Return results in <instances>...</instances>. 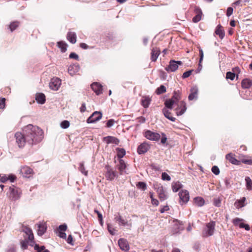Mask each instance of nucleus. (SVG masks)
I'll return each instance as SVG.
<instances>
[{
    "instance_id": "obj_12",
    "label": "nucleus",
    "mask_w": 252,
    "mask_h": 252,
    "mask_svg": "<svg viewBox=\"0 0 252 252\" xmlns=\"http://www.w3.org/2000/svg\"><path fill=\"white\" fill-rule=\"evenodd\" d=\"M157 191L158 192V197L161 201L166 200L167 197V194L165 192L162 186H159L157 188Z\"/></svg>"
},
{
    "instance_id": "obj_53",
    "label": "nucleus",
    "mask_w": 252,
    "mask_h": 252,
    "mask_svg": "<svg viewBox=\"0 0 252 252\" xmlns=\"http://www.w3.org/2000/svg\"><path fill=\"white\" fill-rule=\"evenodd\" d=\"M69 57L70 59H73L76 60H79V56H78L77 54H76V53H75L74 52L71 53L69 55Z\"/></svg>"
},
{
    "instance_id": "obj_19",
    "label": "nucleus",
    "mask_w": 252,
    "mask_h": 252,
    "mask_svg": "<svg viewBox=\"0 0 252 252\" xmlns=\"http://www.w3.org/2000/svg\"><path fill=\"white\" fill-rule=\"evenodd\" d=\"M106 169L107 170L105 175L106 179L110 181L114 180L116 176V173L107 166H106Z\"/></svg>"
},
{
    "instance_id": "obj_14",
    "label": "nucleus",
    "mask_w": 252,
    "mask_h": 252,
    "mask_svg": "<svg viewBox=\"0 0 252 252\" xmlns=\"http://www.w3.org/2000/svg\"><path fill=\"white\" fill-rule=\"evenodd\" d=\"M150 149V145L146 142L141 144L137 148V152L139 154H143L146 153Z\"/></svg>"
},
{
    "instance_id": "obj_58",
    "label": "nucleus",
    "mask_w": 252,
    "mask_h": 252,
    "mask_svg": "<svg viewBox=\"0 0 252 252\" xmlns=\"http://www.w3.org/2000/svg\"><path fill=\"white\" fill-rule=\"evenodd\" d=\"M5 101L4 98H0V109H3L5 107Z\"/></svg>"
},
{
    "instance_id": "obj_43",
    "label": "nucleus",
    "mask_w": 252,
    "mask_h": 252,
    "mask_svg": "<svg viewBox=\"0 0 252 252\" xmlns=\"http://www.w3.org/2000/svg\"><path fill=\"white\" fill-rule=\"evenodd\" d=\"M137 187L142 190H145L147 189V185L145 183L139 182L137 184Z\"/></svg>"
},
{
    "instance_id": "obj_41",
    "label": "nucleus",
    "mask_w": 252,
    "mask_h": 252,
    "mask_svg": "<svg viewBox=\"0 0 252 252\" xmlns=\"http://www.w3.org/2000/svg\"><path fill=\"white\" fill-rule=\"evenodd\" d=\"M246 182V186L248 189H252V181L249 177H246L245 178Z\"/></svg>"
},
{
    "instance_id": "obj_39",
    "label": "nucleus",
    "mask_w": 252,
    "mask_h": 252,
    "mask_svg": "<svg viewBox=\"0 0 252 252\" xmlns=\"http://www.w3.org/2000/svg\"><path fill=\"white\" fill-rule=\"evenodd\" d=\"M166 91V87L163 85H161L156 90V93L158 94H160Z\"/></svg>"
},
{
    "instance_id": "obj_44",
    "label": "nucleus",
    "mask_w": 252,
    "mask_h": 252,
    "mask_svg": "<svg viewBox=\"0 0 252 252\" xmlns=\"http://www.w3.org/2000/svg\"><path fill=\"white\" fill-rule=\"evenodd\" d=\"M34 249L37 251V252H50L48 250H45L44 246L39 247L36 245Z\"/></svg>"
},
{
    "instance_id": "obj_32",
    "label": "nucleus",
    "mask_w": 252,
    "mask_h": 252,
    "mask_svg": "<svg viewBox=\"0 0 252 252\" xmlns=\"http://www.w3.org/2000/svg\"><path fill=\"white\" fill-rule=\"evenodd\" d=\"M171 99L177 103L181 99V93L179 91H174Z\"/></svg>"
},
{
    "instance_id": "obj_55",
    "label": "nucleus",
    "mask_w": 252,
    "mask_h": 252,
    "mask_svg": "<svg viewBox=\"0 0 252 252\" xmlns=\"http://www.w3.org/2000/svg\"><path fill=\"white\" fill-rule=\"evenodd\" d=\"M221 201L218 198H216L214 199V204L217 207H220V206Z\"/></svg>"
},
{
    "instance_id": "obj_31",
    "label": "nucleus",
    "mask_w": 252,
    "mask_h": 252,
    "mask_svg": "<svg viewBox=\"0 0 252 252\" xmlns=\"http://www.w3.org/2000/svg\"><path fill=\"white\" fill-rule=\"evenodd\" d=\"M252 85V81L249 79H244L242 81V87L244 89H248Z\"/></svg>"
},
{
    "instance_id": "obj_64",
    "label": "nucleus",
    "mask_w": 252,
    "mask_h": 252,
    "mask_svg": "<svg viewBox=\"0 0 252 252\" xmlns=\"http://www.w3.org/2000/svg\"><path fill=\"white\" fill-rule=\"evenodd\" d=\"M94 212L97 214L98 217L100 221V223H102V214L99 211H98L97 210H94Z\"/></svg>"
},
{
    "instance_id": "obj_1",
    "label": "nucleus",
    "mask_w": 252,
    "mask_h": 252,
    "mask_svg": "<svg viewBox=\"0 0 252 252\" xmlns=\"http://www.w3.org/2000/svg\"><path fill=\"white\" fill-rule=\"evenodd\" d=\"M24 134L16 132L15 136L19 147H22L26 142L30 144H36L40 142L43 137V131L37 126L29 125L24 129Z\"/></svg>"
},
{
    "instance_id": "obj_18",
    "label": "nucleus",
    "mask_w": 252,
    "mask_h": 252,
    "mask_svg": "<svg viewBox=\"0 0 252 252\" xmlns=\"http://www.w3.org/2000/svg\"><path fill=\"white\" fill-rule=\"evenodd\" d=\"M80 66L77 64L70 65L68 68V72L71 76L76 74L79 70Z\"/></svg>"
},
{
    "instance_id": "obj_27",
    "label": "nucleus",
    "mask_w": 252,
    "mask_h": 252,
    "mask_svg": "<svg viewBox=\"0 0 252 252\" xmlns=\"http://www.w3.org/2000/svg\"><path fill=\"white\" fill-rule=\"evenodd\" d=\"M226 159L233 164L238 165L240 163V161L234 158L233 154L231 153L228 154L226 155Z\"/></svg>"
},
{
    "instance_id": "obj_16",
    "label": "nucleus",
    "mask_w": 252,
    "mask_h": 252,
    "mask_svg": "<svg viewBox=\"0 0 252 252\" xmlns=\"http://www.w3.org/2000/svg\"><path fill=\"white\" fill-rule=\"evenodd\" d=\"M38 227L37 234L39 236L43 235L46 231L47 226L44 222H40L37 224Z\"/></svg>"
},
{
    "instance_id": "obj_2",
    "label": "nucleus",
    "mask_w": 252,
    "mask_h": 252,
    "mask_svg": "<svg viewBox=\"0 0 252 252\" xmlns=\"http://www.w3.org/2000/svg\"><path fill=\"white\" fill-rule=\"evenodd\" d=\"M117 156L120 158L119 163L117 164V168L121 174L126 173V164L122 158L125 155L126 151L124 149L118 148L116 149Z\"/></svg>"
},
{
    "instance_id": "obj_28",
    "label": "nucleus",
    "mask_w": 252,
    "mask_h": 252,
    "mask_svg": "<svg viewBox=\"0 0 252 252\" xmlns=\"http://www.w3.org/2000/svg\"><path fill=\"white\" fill-rule=\"evenodd\" d=\"M162 112L164 116L167 119L170 120L172 122H174L175 121L176 119L174 117L170 116L171 113L166 108H164L162 109Z\"/></svg>"
},
{
    "instance_id": "obj_60",
    "label": "nucleus",
    "mask_w": 252,
    "mask_h": 252,
    "mask_svg": "<svg viewBox=\"0 0 252 252\" xmlns=\"http://www.w3.org/2000/svg\"><path fill=\"white\" fill-rule=\"evenodd\" d=\"M233 9L232 7H228L227 9L226 15L228 17L231 16L233 13Z\"/></svg>"
},
{
    "instance_id": "obj_38",
    "label": "nucleus",
    "mask_w": 252,
    "mask_h": 252,
    "mask_svg": "<svg viewBox=\"0 0 252 252\" xmlns=\"http://www.w3.org/2000/svg\"><path fill=\"white\" fill-rule=\"evenodd\" d=\"M175 104L176 103L171 98L166 100L164 103L166 108L171 110L173 108V105Z\"/></svg>"
},
{
    "instance_id": "obj_59",
    "label": "nucleus",
    "mask_w": 252,
    "mask_h": 252,
    "mask_svg": "<svg viewBox=\"0 0 252 252\" xmlns=\"http://www.w3.org/2000/svg\"><path fill=\"white\" fill-rule=\"evenodd\" d=\"M199 51L200 56L199 62H202L204 58L203 51L201 48L199 49Z\"/></svg>"
},
{
    "instance_id": "obj_33",
    "label": "nucleus",
    "mask_w": 252,
    "mask_h": 252,
    "mask_svg": "<svg viewBox=\"0 0 252 252\" xmlns=\"http://www.w3.org/2000/svg\"><path fill=\"white\" fill-rule=\"evenodd\" d=\"M215 33L216 34L218 35L221 39L223 38L224 36V31L222 30V27L220 25H218L217 27Z\"/></svg>"
},
{
    "instance_id": "obj_20",
    "label": "nucleus",
    "mask_w": 252,
    "mask_h": 252,
    "mask_svg": "<svg viewBox=\"0 0 252 252\" xmlns=\"http://www.w3.org/2000/svg\"><path fill=\"white\" fill-rule=\"evenodd\" d=\"M23 231L26 234L29 240L31 242L32 241L34 237L32 230L27 226H24L23 228Z\"/></svg>"
},
{
    "instance_id": "obj_30",
    "label": "nucleus",
    "mask_w": 252,
    "mask_h": 252,
    "mask_svg": "<svg viewBox=\"0 0 252 252\" xmlns=\"http://www.w3.org/2000/svg\"><path fill=\"white\" fill-rule=\"evenodd\" d=\"M35 99L38 103L41 104H44L45 102V96L42 93L37 94Z\"/></svg>"
},
{
    "instance_id": "obj_46",
    "label": "nucleus",
    "mask_w": 252,
    "mask_h": 252,
    "mask_svg": "<svg viewBox=\"0 0 252 252\" xmlns=\"http://www.w3.org/2000/svg\"><path fill=\"white\" fill-rule=\"evenodd\" d=\"M235 76V73H232L231 72H227L226 75V78L227 79H230L231 80H233Z\"/></svg>"
},
{
    "instance_id": "obj_7",
    "label": "nucleus",
    "mask_w": 252,
    "mask_h": 252,
    "mask_svg": "<svg viewBox=\"0 0 252 252\" xmlns=\"http://www.w3.org/2000/svg\"><path fill=\"white\" fill-rule=\"evenodd\" d=\"M102 117V114L98 111L94 112L90 117L87 120V122L89 124L94 123L99 121Z\"/></svg>"
},
{
    "instance_id": "obj_5",
    "label": "nucleus",
    "mask_w": 252,
    "mask_h": 252,
    "mask_svg": "<svg viewBox=\"0 0 252 252\" xmlns=\"http://www.w3.org/2000/svg\"><path fill=\"white\" fill-rule=\"evenodd\" d=\"M182 64L183 63L181 61L171 60L170 61L169 65L166 67L165 70L168 72L175 71L178 69L179 65Z\"/></svg>"
},
{
    "instance_id": "obj_47",
    "label": "nucleus",
    "mask_w": 252,
    "mask_h": 252,
    "mask_svg": "<svg viewBox=\"0 0 252 252\" xmlns=\"http://www.w3.org/2000/svg\"><path fill=\"white\" fill-rule=\"evenodd\" d=\"M69 122L68 121L64 120L61 123V126L63 128H67L69 126Z\"/></svg>"
},
{
    "instance_id": "obj_61",
    "label": "nucleus",
    "mask_w": 252,
    "mask_h": 252,
    "mask_svg": "<svg viewBox=\"0 0 252 252\" xmlns=\"http://www.w3.org/2000/svg\"><path fill=\"white\" fill-rule=\"evenodd\" d=\"M67 242L71 245H73V238L71 235H69L68 236V238L67 239Z\"/></svg>"
},
{
    "instance_id": "obj_25",
    "label": "nucleus",
    "mask_w": 252,
    "mask_h": 252,
    "mask_svg": "<svg viewBox=\"0 0 252 252\" xmlns=\"http://www.w3.org/2000/svg\"><path fill=\"white\" fill-rule=\"evenodd\" d=\"M160 54V50L158 48H154L152 50L151 59L153 62H155Z\"/></svg>"
},
{
    "instance_id": "obj_49",
    "label": "nucleus",
    "mask_w": 252,
    "mask_h": 252,
    "mask_svg": "<svg viewBox=\"0 0 252 252\" xmlns=\"http://www.w3.org/2000/svg\"><path fill=\"white\" fill-rule=\"evenodd\" d=\"M212 172L216 175H219L220 172L219 168L217 166H213L212 167Z\"/></svg>"
},
{
    "instance_id": "obj_6",
    "label": "nucleus",
    "mask_w": 252,
    "mask_h": 252,
    "mask_svg": "<svg viewBox=\"0 0 252 252\" xmlns=\"http://www.w3.org/2000/svg\"><path fill=\"white\" fill-rule=\"evenodd\" d=\"M180 203L181 205L188 202L189 199V193L187 190H182L179 193Z\"/></svg>"
},
{
    "instance_id": "obj_56",
    "label": "nucleus",
    "mask_w": 252,
    "mask_h": 252,
    "mask_svg": "<svg viewBox=\"0 0 252 252\" xmlns=\"http://www.w3.org/2000/svg\"><path fill=\"white\" fill-rule=\"evenodd\" d=\"M115 219L116 221H118L120 224H125V221L122 219L121 216L116 217Z\"/></svg>"
},
{
    "instance_id": "obj_45",
    "label": "nucleus",
    "mask_w": 252,
    "mask_h": 252,
    "mask_svg": "<svg viewBox=\"0 0 252 252\" xmlns=\"http://www.w3.org/2000/svg\"><path fill=\"white\" fill-rule=\"evenodd\" d=\"M107 229H108V230L109 231V232L111 234V235H115V233H116V230L113 227V226L110 224H107Z\"/></svg>"
},
{
    "instance_id": "obj_15",
    "label": "nucleus",
    "mask_w": 252,
    "mask_h": 252,
    "mask_svg": "<svg viewBox=\"0 0 252 252\" xmlns=\"http://www.w3.org/2000/svg\"><path fill=\"white\" fill-rule=\"evenodd\" d=\"M91 88L97 95H99L102 93V86L97 82L92 84Z\"/></svg>"
},
{
    "instance_id": "obj_26",
    "label": "nucleus",
    "mask_w": 252,
    "mask_h": 252,
    "mask_svg": "<svg viewBox=\"0 0 252 252\" xmlns=\"http://www.w3.org/2000/svg\"><path fill=\"white\" fill-rule=\"evenodd\" d=\"M67 39L71 43L74 44L76 42V35L74 32H69L67 34Z\"/></svg>"
},
{
    "instance_id": "obj_50",
    "label": "nucleus",
    "mask_w": 252,
    "mask_h": 252,
    "mask_svg": "<svg viewBox=\"0 0 252 252\" xmlns=\"http://www.w3.org/2000/svg\"><path fill=\"white\" fill-rule=\"evenodd\" d=\"M21 245L22 248L23 250L26 249L28 248V242L26 240L22 241L21 242Z\"/></svg>"
},
{
    "instance_id": "obj_8",
    "label": "nucleus",
    "mask_w": 252,
    "mask_h": 252,
    "mask_svg": "<svg viewBox=\"0 0 252 252\" xmlns=\"http://www.w3.org/2000/svg\"><path fill=\"white\" fill-rule=\"evenodd\" d=\"M61 85V80L59 78H53L49 83L50 89L54 91H57Z\"/></svg>"
},
{
    "instance_id": "obj_22",
    "label": "nucleus",
    "mask_w": 252,
    "mask_h": 252,
    "mask_svg": "<svg viewBox=\"0 0 252 252\" xmlns=\"http://www.w3.org/2000/svg\"><path fill=\"white\" fill-rule=\"evenodd\" d=\"M246 200V197H243L240 199L237 200L235 202L234 205L237 209L241 208L246 205L247 203L245 202Z\"/></svg>"
},
{
    "instance_id": "obj_23",
    "label": "nucleus",
    "mask_w": 252,
    "mask_h": 252,
    "mask_svg": "<svg viewBox=\"0 0 252 252\" xmlns=\"http://www.w3.org/2000/svg\"><path fill=\"white\" fill-rule=\"evenodd\" d=\"M194 11L196 13V15L192 18V21L194 23H197L201 19L202 12L200 9L197 7L195 8Z\"/></svg>"
},
{
    "instance_id": "obj_3",
    "label": "nucleus",
    "mask_w": 252,
    "mask_h": 252,
    "mask_svg": "<svg viewBox=\"0 0 252 252\" xmlns=\"http://www.w3.org/2000/svg\"><path fill=\"white\" fill-rule=\"evenodd\" d=\"M215 225V222L213 221L207 223L203 230V236L208 237L213 235L214 233Z\"/></svg>"
},
{
    "instance_id": "obj_48",
    "label": "nucleus",
    "mask_w": 252,
    "mask_h": 252,
    "mask_svg": "<svg viewBox=\"0 0 252 252\" xmlns=\"http://www.w3.org/2000/svg\"><path fill=\"white\" fill-rule=\"evenodd\" d=\"M161 179L164 181H169L171 180L170 176L165 172H163L161 174Z\"/></svg>"
},
{
    "instance_id": "obj_54",
    "label": "nucleus",
    "mask_w": 252,
    "mask_h": 252,
    "mask_svg": "<svg viewBox=\"0 0 252 252\" xmlns=\"http://www.w3.org/2000/svg\"><path fill=\"white\" fill-rule=\"evenodd\" d=\"M239 227L240 228H244L246 230H250V226L248 224H245L244 223H241L239 224Z\"/></svg>"
},
{
    "instance_id": "obj_35",
    "label": "nucleus",
    "mask_w": 252,
    "mask_h": 252,
    "mask_svg": "<svg viewBox=\"0 0 252 252\" xmlns=\"http://www.w3.org/2000/svg\"><path fill=\"white\" fill-rule=\"evenodd\" d=\"M118 245L120 248L124 252H126V241L125 239L121 238L118 241Z\"/></svg>"
},
{
    "instance_id": "obj_24",
    "label": "nucleus",
    "mask_w": 252,
    "mask_h": 252,
    "mask_svg": "<svg viewBox=\"0 0 252 252\" xmlns=\"http://www.w3.org/2000/svg\"><path fill=\"white\" fill-rule=\"evenodd\" d=\"M16 177L13 175H9L8 176L3 175L2 176H0V181L2 183H5L8 180H9L11 182H13Z\"/></svg>"
},
{
    "instance_id": "obj_51",
    "label": "nucleus",
    "mask_w": 252,
    "mask_h": 252,
    "mask_svg": "<svg viewBox=\"0 0 252 252\" xmlns=\"http://www.w3.org/2000/svg\"><path fill=\"white\" fill-rule=\"evenodd\" d=\"M67 229V225L65 224L61 225L59 226V232L65 231Z\"/></svg>"
},
{
    "instance_id": "obj_34",
    "label": "nucleus",
    "mask_w": 252,
    "mask_h": 252,
    "mask_svg": "<svg viewBox=\"0 0 252 252\" xmlns=\"http://www.w3.org/2000/svg\"><path fill=\"white\" fill-rule=\"evenodd\" d=\"M183 185L180 182H176L172 184V189L174 192H177L182 188Z\"/></svg>"
},
{
    "instance_id": "obj_42",
    "label": "nucleus",
    "mask_w": 252,
    "mask_h": 252,
    "mask_svg": "<svg viewBox=\"0 0 252 252\" xmlns=\"http://www.w3.org/2000/svg\"><path fill=\"white\" fill-rule=\"evenodd\" d=\"M19 26V23L18 22H13L10 23L9 25V29L11 32L15 30Z\"/></svg>"
},
{
    "instance_id": "obj_29",
    "label": "nucleus",
    "mask_w": 252,
    "mask_h": 252,
    "mask_svg": "<svg viewBox=\"0 0 252 252\" xmlns=\"http://www.w3.org/2000/svg\"><path fill=\"white\" fill-rule=\"evenodd\" d=\"M151 101V99L149 96H144L141 99L142 105L144 108H148Z\"/></svg>"
},
{
    "instance_id": "obj_36",
    "label": "nucleus",
    "mask_w": 252,
    "mask_h": 252,
    "mask_svg": "<svg viewBox=\"0 0 252 252\" xmlns=\"http://www.w3.org/2000/svg\"><path fill=\"white\" fill-rule=\"evenodd\" d=\"M194 202L196 205L201 207L204 204V200L201 197H196L194 198Z\"/></svg>"
},
{
    "instance_id": "obj_4",
    "label": "nucleus",
    "mask_w": 252,
    "mask_h": 252,
    "mask_svg": "<svg viewBox=\"0 0 252 252\" xmlns=\"http://www.w3.org/2000/svg\"><path fill=\"white\" fill-rule=\"evenodd\" d=\"M21 193V190L14 186L10 187L9 188V197L12 200L18 199Z\"/></svg>"
},
{
    "instance_id": "obj_10",
    "label": "nucleus",
    "mask_w": 252,
    "mask_h": 252,
    "mask_svg": "<svg viewBox=\"0 0 252 252\" xmlns=\"http://www.w3.org/2000/svg\"><path fill=\"white\" fill-rule=\"evenodd\" d=\"M20 173L26 178L30 177L33 174V170L29 166H25L21 167Z\"/></svg>"
},
{
    "instance_id": "obj_13",
    "label": "nucleus",
    "mask_w": 252,
    "mask_h": 252,
    "mask_svg": "<svg viewBox=\"0 0 252 252\" xmlns=\"http://www.w3.org/2000/svg\"><path fill=\"white\" fill-rule=\"evenodd\" d=\"M172 229L173 233H178L181 230H183V224H182V222L176 220L174 221V224Z\"/></svg>"
},
{
    "instance_id": "obj_63",
    "label": "nucleus",
    "mask_w": 252,
    "mask_h": 252,
    "mask_svg": "<svg viewBox=\"0 0 252 252\" xmlns=\"http://www.w3.org/2000/svg\"><path fill=\"white\" fill-rule=\"evenodd\" d=\"M162 137L161 139V143L162 144H165L167 140V137L165 134L163 133H162Z\"/></svg>"
},
{
    "instance_id": "obj_11",
    "label": "nucleus",
    "mask_w": 252,
    "mask_h": 252,
    "mask_svg": "<svg viewBox=\"0 0 252 252\" xmlns=\"http://www.w3.org/2000/svg\"><path fill=\"white\" fill-rule=\"evenodd\" d=\"M187 110L186 104L184 101H181L176 109V114L181 116L184 114Z\"/></svg>"
},
{
    "instance_id": "obj_37",
    "label": "nucleus",
    "mask_w": 252,
    "mask_h": 252,
    "mask_svg": "<svg viewBox=\"0 0 252 252\" xmlns=\"http://www.w3.org/2000/svg\"><path fill=\"white\" fill-rule=\"evenodd\" d=\"M58 47L61 49L62 52H65L66 51L67 44L64 41H59L57 42Z\"/></svg>"
},
{
    "instance_id": "obj_21",
    "label": "nucleus",
    "mask_w": 252,
    "mask_h": 252,
    "mask_svg": "<svg viewBox=\"0 0 252 252\" xmlns=\"http://www.w3.org/2000/svg\"><path fill=\"white\" fill-rule=\"evenodd\" d=\"M198 88L197 87H193L190 89V94L189 95L188 98L189 100L196 99L197 98Z\"/></svg>"
},
{
    "instance_id": "obj_9",
    "label": "nucleus",
    "mask_w": 252,
    "mask_h": 252,
    "mask_svg": "<svg viewBox=\"0 0 252 252\" xmlns=\"http://www.w3.org/2000/svg\"><path fill=\"white\" fill-rule=\"evenodd\" d=\"M145 136L146 138L154 141H158L160 137L159 134L150 130H147L145 132Z\"/></svg>"
},
{
    "instance_id": "obj_62",
    "label": "nucleus",
    "mask_w": 252,
    "mask_h": 252,
    "mask_svg": "<svg viewBox=\"0 0 252 252\" xmlns=\"http://www.w3.org/2000/svg\"><path fill=\"white\" fill-rule=\"evenodd\" d=\"M242 162L249 165H252V159H243Z\"/></svg>"
},
{
    "instance_id": "obj_40",
    "label": "nucleus",
    "mask_w": 252,
    "mask_h": 252,
    "mask_svg": "<svg viewBox=\"0 0 252 252\" xmlns=\"http://www.w3.org/2000/svg\"><path fill=\"white\" fill-rule=\"evenodd\" d=\"M79 170L85 176L88 175V171L85 170L84 162H81L79 164Z\"/></svg>"
},
{
    "instance_id": "obj_17",
    "label": "nucleus",
    "mask_w": 252,
    "mask_h": 252,
    "mask_svg": "<svg viewBox=\"0 0 252 252\" xmlns=\"http://www.w3.org/2000/svg\"><path fill=\"white\" fill-rule=\"evenodd\" d=\"M103 141L107 144H114L118 145L119 140L115 137L108 136L103 138Z\"/></svg>"
},
{
    "instance_id": "obj_57",
    "label": "nucleus",
    "mask_w": 252,
    "mask_h": 252,
    "mask_svg": "<svg viewBox=\"0 0 252 252\" xmlns=\"http://www.w3.org/2000/svg\"><path fill=\"white\" fill-rule=\"evenodd\" d=\"M114 123H115V121L113 119H110V120H108L106 124L107 126L108 127H111L112 126H113V125L114 124Z\"/></svg>"
},
{
    "instance_id": "obj_52",
    "label": "nucleus",
    "mask_w": 252,
    "mask_h": 252,
    "mask_svg": "<svg viewBox=\"0 0 252 252\" xmlns=\"http://www.w3.org/2000/svg\"><path fill=\"white\" fill-rule=\"evenodd\" d=\"M192 71H193V70H190L185 72L183 74L182 77L183 78H186L189 77Z\"/></svg>"
}]
</instances>
